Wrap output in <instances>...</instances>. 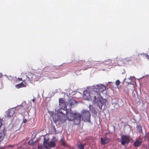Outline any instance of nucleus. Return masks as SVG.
Instances as JSON below:
<instances>
[{
  "mask_svg": "<svg viewBox=\"0 0 149 149\" xmlns=\"http://www.w3.org/2000/svg\"><path fill=\"white\" fill-rule=\"evenodd\" d=\"M68 119L70 121H73L76 125H78L80 123L81 118L84 121L91 122V114L87 110H83L81 111V114L77 112L73 113L70 110L69 111H66Z\"/></svg>",
  "mask_w": 149,
  "mask_h": 149,
  "instance_id": "f257e3e1",
  "label": "nucleus"
},
{
  "mask_svg": "<svg viewBox=\"0 0 149 149\" xmlns=\"http://www.w3.org/2000/svg\"><path fill=\"white\" fill-rule=\"evenodd\" d=\"M91 98L94 102L97 104L100 109H101L105 100L100 95V93L94 91L93 88L91 91Z\"/></svg>",
  "mask_w": 149,
  "mask_h": 149,
  "instance_id": "f03ea898",
  "label": "nucleus"
},
{
  "mask_svg": "<svg viewBox=\"0 0 149 149\" xmlns=\"http://www.w3.org/2000/svg\"><path fill=\"white\" fill-rule=\"evenodd\" d=\"M57 112L58 116H56L57 118L56 120L54 119V118H53L54 122L56 123L57 121L59 119L61 123H65L66 120V117L65 114L63 113L61 109H58L57 111Z\"/></svg>",
  "mask_w": 149,
  "mask_h": 149,
  "instance_id": "7ed1b4c3",
  "label": "nucleus"
},
{
  "mask_svg": "<svg viewBox=\"0 0 149 149\" xmlns=\"http://www.w3.org/2000/svg\"><path fill=\"white\" fill-rule=\"evenodd\" d=\"M134 60L132 57H127L122 60H119L118 61V64H124L125 63H127L130 65H132L134 63Z\"/></svg>",
  "mask_w": 149,
  "mask_h": 149,
  "instance_id": "20e7f679",
  "label": "nucleus"
},
{
  "mask_svg": "<svg viewBox=\"0 0 149 149\" xmlns=\"http://www.w3.org/2000/svg\"><path fill=\"white\" fill-rule=\"evenodd\" d=\"M48 140L47 139L44 138L43 145L45 148L47 149H49L48 147H55L56 142L55 141H51L48 142Z\"/></svg>",
  "mask_w": 149,
  "mask_h": 149,
  "instance_id": "39448f33",
  "label": "nucleus"
},
{
  "mask_svg": "<svg viewBox=\"0 0 149 149\" xmlns=\"http://www.w3.org/2000/svg\"><path fill=\"white\" fill-rule=\"evenodd\" d=\"M130 138L129 135H121L120 138L121 144L124 145L126 144H128L130 141Z\"/></svg>",
  "mask_w": 149,
  "mask_h": 149,
  "instance_id": "423d86ee",
  "label": "nucleus"
},
{
  "mask_svg": "<svg viewBox=\"0 0 149 149\" xmlns=\"http://www.w3.org/2000/svg\"><path fill=\"white\" fill-rule=\"evenodd\" d=\"M93 88L94 91L101 93L105 91L106 89V87L102 84H99L94 86Z\"/></svg>",
  "mask_w": 149,
  "mask_h": 149,
  "instance_id": "0eeeda50",
  "label": "nucleus"
},
{
  "mask_svg": "<svg viewBox=\"0 0 149 149\" xmlns=\"http://www.w3.org/2000/svg\"><path fill=\"white\" fill-rule=\"evenodd\" d=\"M83 97L85 100H92L91 92V93L88 90H86L84 91Z\"/></svg>",
  "mask_w": 149,
  "mask_h": 149,
  "instance_id": "6e6552de",
  "label": "nucleus"
},
{
  "mask_svg": "<svg viewBox=\"0 0 149 149\" xmlns=\"http://www.w3.org/2000/svg\"><path fill=\"white\" fill-rule=\"evenodd\" d=\"M17 107L18 112L21 113L23 112L25 110H26V103H23L22 104L17 106Z\"/></svg>",
  "mask_w": 149,
  "mask_h": 149,
  "instance_id": "1a4fd4ad",
  "label": "nucleus"
},
{
  "mask_svg": "<svg viewBox=\"0 0 149 149\" xmlns=\"http://www.w3.org/2000/svg\"><path fill=\"white\" fill-rule=\"evenodd\" d=\"M59 105L61 109L66 111L67 108V106L65 101L61 98H59Z\"/></svg>",
  "mask_w": 149,
  "mask_h": 149,
  "instance_id": "9d476101",
  "label": "nucleus"
},
{
  "mask_svg": "<svg viewBox=\"0 0 149 149\" xmlns=\"http://www.w3.org/2000/svg\"><path fill=\"white\" fill-rule=\"evenodd\" d=\"M143 140L141 138H138L136 139V141L134 143V145L136 147H138L141 146Z\"/></svg>",
  "mask_w": 149,
  "mask_h": 149,
  "instance_id": "9b49d317",
  "label": "nucleus"
},
{
  "mask_svg": "<svg viewBox=\"0 0 149 149\" xmlns=\"http://www.w3.org/2000/svg\"><path fill=\"white\" fill-rule=\"evenodd\" d=\"M14 113V109H11L8 110V111L7 113V116L9 117H11L13 116Z\"/></svg>",
  "mask_w": 149,
  "mask_h": 149,
  "instance_id": "f8f14e48",
  "label": "nucleus"
},
{
  "mask_svg": "<svg viewBox=\"0 0 149 149\" xmlns=\"http://www.w3.org/2000/svg\"><path fill=\"white\" fill-rule=\"evenodd\" d=\"M26 86V84L24 80L23 81V82L20 84L16 85L15 87L16 88H19L22 87H25Z\"/></svg>",
  "mask_w": 149,
  "mask_h": 149,
  "instance_id": "ddd939ff",
  "label": "nucleus"
},
{
  "mask_svg": "<svg viewBox=\"0 0 149 149\" xmlns=\"http://www.w3.org/2000/svg\"><path fill=\"white\" fill-rule=\"evenodd\" d=\"M77 103L76 101L73 99L70 100L67 102L68 105L70 106V108H71L74 105Z\"/></svg>",
  "mask_w": 149,
  "mask_h": 149,
  "instance_id": "4468645a",
  "label": "nucleus"
},
{
  "mask_svg": "<svg viewBox=\"0 0 149 149\" xmlns=\"http://www.w3.org/2000/svg\"><path fill=\"white\" fill-rule=\"evenodd\" d=\"M6 130L4 129L0 132V142L3 140L6 134Z\"/></svg>",
  "mask_w": 149,
  "mask_h": 149,
  "instance_id": "2eb2a0df",
  "label": "nucleus"
},
{
  "mask_svg": "<svg viewBox=\"0 0 149 149\" xmlns=\"http://www.w3.org/2000/svg\"><path fill=\"white\" fill-rule=\"evenodd\" d=\"M101 141L102 144L104 145L106 143H109L110 141V140L106 138L104 139L101 138Z\"/></svg>",
  "mask_w": 149,
  "mask_h": 149,
  "instance_id": "dca6fc26",
  "label": "nucleus"
},
{
  "mask_svg": "<svg viewBox=\"0 0 149 149\" xmlns=\"http://www.w3.org/2000/svg\"><path fill=\"white\" fill-rule=\"evenodd\" d=\"M112 61L110 59H108L105 60L103 63L105 65H110L112 64Z\"/></svg>",
  "mask_w": 149,
  "mask_h": 149,
  "instance_id": "f3484780",
  "label": "nucleus"
},
{
  "mask_svg": "<svg viewBox=\"0 0 149 149\" xmlns=\"http://www.w3.org/2000/svg\"><path fill=\"white\" fill-rule=\"evenodd\" d=\"M60 143L61 145L64 147L68 146V145L66 144L65 141H64L63 139H61Z\"/></svg>",
  "mask_w": 149,
  "mask_h": 149,
  "instance_id": "a211bd4d",
  "label": "nucleus"
},
{
  "mask_svg": "<svg viewBox=\"0 0 149 149\" xmlns=\"http://www.w3.org/2000/svg\"><path fill=\"white\" fill-rule=\"evenodd\" d=\"M137 130L139 131V132L141 134L142 133V127L140 125H137Z\"/></svg>",
  "mask_w": 149,
  "mask_h": 149,
  "instance_id": "6ab92c4d",
  "label": "nucleus"
},
{
  "mask_svg": "<svg viewBox=\"0 0 149 149\" xmlns=\"http://www.w3.org/2000/svg\"><path fill=\"white\" fill-rule=\"evenodd\" d=\"M85 145V144H78V148L80 149H84V147Z\"/></svg>",
  "mask_w": 149,
  "mask_h": 149,
  "instance_id": "aec40b11",
  "label": "nucleus"
},
{
  "mask_svg": "<svg viewBox=\"0 0 149 149\" xmlns=\"http://www.w3.org/2000/svg\"><path fill=\"white\" fill-rule=\"evenodd\" d=\"M34 143H35L33 142V141L32 139H31L29 141V145L33 146L34 144Z\"/></svg>",
  "mask_w": 149,
  "mask_h": 149,
  "instance_id": "412c9836",
  "label": "nucleus"
},
{
  "mask_svg": "<svg viewBox=\"0 0 149 149\" xmlns=\"http://www.w3.org/2000/svg\"><path fill=\"white\" fill-rule=\"evenodd\" d=\"M120 82L119 80H117L115 82V84L117 86H118L119 85Z\"/></svg>",
  "mask_w": 149,
  "mask_h": 149,
  "instance_id": "4be33fe9",
  "label": "nucleus"
},
{
  "mask_svg": "<svg viewBox=\"0 0 149 149\" xmlns=\"http://www.w3.org/2000/svg\"><path fill=\"white\" fill-rule=\"evenodd\" d=\"M27 120L26 118H25L24 117L23 123H26L27 122Z\"/></svg>",
  "mask_w": 149,
  "mask_h": 149,
  "instance_id": "5701e85b",
  "label": "nucleus"
},
{
  "mask_svg": "<svg viewBox=\"0 0 149 149\" xmlns=\"http://www.w3.org/2000/svg\"><path fill=\"white\" fill-rule=\"evenodd\" d=\"M87 62H88L89 63H92L93 61H92L91 59H90L89 60L87 61Z\"/></svg>",
  "mask_w": 149,
  "mask_h": 149,
  "instance_id": "b1692460",
  "label": "nucleus"
},
{
  "mask_svg": "<svg viewBox=\"0 0 149 149\" xmlns=\"http://www.w3.org/2000/svg\"><path fill=\"white\" fill-rule=\"evenodd\" d=\"M14 147L13 145H8L7 146V147L8 148H13Z\"/></svg>",
  "mask_w": 149,
  "mask_h": 149,
  "instance_id": "393cba45",
  "label": "nucleus"
},
{
  "mask_svg": "<svg viewBox=\"0 0 149 149\" xmlns=\"http://www.w3.org/2000/svg\"><path fill=\"white\" fill-rule=\"evenodd\" d=\"M92 108L93 109H94L93 107H92L91 106V105H89V108L90 109V110H91V108Z\"/></svg>",
  "mask_w": 149,
  "mask_h": 149,
  "instance_id": "a878e982",
  "label": "nucleus"
},
{
  "mask_svg": "<svg viewBox=\"0 0 149 149\" xmlns=\"http://www.w3.org/2000/svg\"><path fill=\"white\" fill-rule=\"evenodd\" d=\"M38 149H42V148L41 147H40L39 145H38Z\"/></svg>",
  "mask_w": 149,
  "mask_h": 149,
  "instance_id": "bb28decb",
  "label": "nucleus"
},
{
  "mask_svg": "<svg viewBox=\"0 0 149 149\" xmlns=\"http://www.w3.org/2000/svg\"><path fill=\"white\" fill-rule=\"evenodd\" d=\"M18 79L20 81H22V78H18Z\"/></svg>",
  "mask_w": 149,
  "mask_h": 149,
  "instance_id": "cd10ccee",
  "label": "nucleus"
},
{
  "mask_svg": "<svg viewBox=\"0 0 149 149\" xmlns=\"http://www.w3.org/2000/svg\"><path fill=\"white\" fill-rule=\"evenodd\" d=\"M146 57L147 58H148L149 59V56L147 55L146 56Z\"/></svg>",
  "mask_w": 149,
  "mask_h": 149,
  "instance_id": "c85d7f7f",
  "label": "nucleus"
},
{
  "mask_svg": "<svg viewBox=\"0 0 149 149\" xmlns=\"http://www.w3.org/2000/svg\"><path fill=\"white\" fill-rule=\"evenodd\" d=\"M32 101L34 102L35 100L34 99H33L32 100Z\"/></svg>",
  "mask_w": 149,
  "mask_h": 149,
  "instance_id": "c756f323",
  "label": "nucleus"
}]
</instances>
